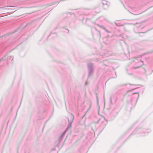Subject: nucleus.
<instances>
[{"label":"nucleus","mask_w":153,"mask_h":153,"mask_svg":"<svg viewBox=\"0 0 153 153\" xmlns=\"http://www.w3.org/2000/svg\"><path fill=\"white\" fill-rule=\"evenodd\" d=\"M86 84H87V83H86V82L85 83V85H86Z\"/></svg>","instance_id":"4468645a"},{"label":"nucleus","mask_w":153,"mask_h":153,"mask_svg":"<svg viewBox=\"0 0 153 153\" xmlns=\"http://www.w3.org/2000/svg\"><path fill=\"white\" fill-rule=\"evenodd\" d=\"M141 62H142V65H143V62H142V61H141Z\"/></svg>","instance_id":"f8f14e48"},{"label":"nucleus","mask_w":153,"mask_h":153,"mask_svg":"<svg viewBox=\"0 0 153 153\" xmlns=\"http://www.w3.org/2000/svg\"><path fill=\"white\" fill-rule=\"evenodd\" d=\"M13 7L10 6H7L4 7L3 8L4 10H13L14 9L13 8Z\"/></svg>","instance_id":"39448f33"},{"label":"nucleus","mask_w":153,"mask_h":153,"mask_svg":"<svg viewBox=\"0 0 153 153\" xmlns=\"http://www.w3.org/2000/svg\"><path fill=\"white\" fill-rule=\"evenodd\" d=\"M74 119V116L72 114H71V115L70 120H68V123L66 130L59 136L58 140L55 142V144L56 146L59 147V144L60 141L62 140L65 132L70 129Z\"/></svg>","instance_id":"f257e3e1"},{"label":"nucleus","mask_w":153,"mask_h":153,"mask_svg":"<svg viewBox=\"0 0 153 153\" xmlns=\"http://www.w3.org/2000/svg\"><path fill=\"white\" fill-rule=\"evenodd\" d=\"M107 32L108 33H110V31H108V30H106L105 28V30H104Z\"/></svg>","instance_id":"9d476101"},{"label":"nucleus","mask_w":153,"mask_h":153,"mask_svg":"<svg viewBox=\"0 0 153 153\" xmlns=\"http://www.w3.org/2000/svg\"><path fill=\"white\" fill-rule=\"evenodd\" d=\"M11 56V58H10V57H8V59H7V62H8V60H10V59L11 61H12V60H13V56Z\"/></svg>","instance_id":"423d86ee"},{"label":"nucleus","mask_w":153,"mask_h":153,"mask_svg":"<svg viewBox=\"0 0 153 153\" xmlns=\"http://www.w3.org/2000/svg\"><path fill=\"white\" fill-rule=\"evenodd\" d=\"M132 10V11H133L134 10Z\"/></svg>","instance_id":"dca6fc26"},{"label":"nucleus","mask_w":153,"mask_h":153,"mask_svg":"<svg viewBox=\"0 0 153 153\" xmlns=\"http://www.w3.org/2000/svg\"><path fill=\"white\" fill-rule=\"evenodd\" d=\"M135 59H136L137 58V57H135Z\"/></svg>","instance_id":"2eb2a0df"},{"label":"nucleus","mask_w":153,"mask_h":153,"mask_svg":"<svg viewBox=\"0 0 153 153\" xmlns=\"http://www.w3.org/2000/svg\"><path fill=\"white\" fill-rule=\"evenodd\" d=\"M88 77L91 76L93 73L94 66L93 64L90 63L88 65Z\"/></svg>","instance_id":"f03ea898"},{"label":"nucleus","mask_w":153,"mask_h":153,"mask_svg":"<svg viewBox=\"0 0 153 153\" xmlns=\"http://www.w3.org/2000/svg\"><path fill=\"white\" fill-rule=\"evenodd\" d=\"M10 57L11 58V56H9L7 55H5L0 60V61H2L5 60L6 59H7V58L8 59V57Z\"/></svg>","instance_id":"20e7f679"},{"label":"nucleus","mask_w":153,"mask_h":153,"mask_svg":"<svg viewBox=\"0 0 153 153\" xmlns=\"http://www.w3.org/2000/svg\"><path fill=\"white\" fill-rule=\"evenodd\" d=\"M137 88V87H134V88H132V89L131 90H129V91H127V92H129V91H131L132 90H133V89H135V88Z\"/></svg>","instance_id":"1a4fd4ad"},{"label":"nucleus","mask_w":153,"mask_h":153,"mask_svg":"<svg viewBox=\"0 0 153 153\" xmlns=\"http://www.w3.org/2000/svg\"><path fill=\"white\" fill-rule=\"evenodd\" d=\"M98 26L99 27H100L101 28L104 30H105V28L104 27H103L102 26H100V25H98Z\"/></svg>","instance_id":"6e6552de"},{"label":"nucleus","mask_w":153,"mask_h":153,"mask_svg":"<svg viewBox=\"0 0 153 153\" xmlns=\"http://www.w3.org/2000/svg\"><path fill=\"white\" fill-rule=\"evenodd\" d=\"M139 66L134 67V68H139Z\"/></svg>","instance_id":"9b49d317"},{"label":"nucleus","mask_w":153,"mask_h":153,"mask_svg":"<svg viewBox=\"0 0 153 153\" xmlns=\"http://www.w3.org/2000/svg\"><path fill=\"white\" fill-rule=\"evenodd\" d=\"M141 13H139V12H134V13H132L134 15H138V14H140Z\"/></svg>","instance_id":"0eeeda50"},{"label":"nucleus","mask_w":153,"mask_h":153,"mask_svg":"<svg viewBox=\"0 0 153 153\" xmlns=\"http://www.w3.org/2000/svg\"><path fill=\"white\" fill-rule=\"evenodd\" d=\"M97 101H98V99H97Z\"/></svg>","instance_id":"ddd939ff"},{"label":"nucleus","mask_w":153,"mask_h":153,"mask_svg":"<svg viewBox=\"0 0 153 153\" xmlns=\"http://www.w3.org/2000/svg\"><path fill=\"white\" fill-rule=\"evenodd\" d=\"M107 123V121L105 120L104 117L100 119L97 122V123L100 124L102 126L106 125Z\"/></svg>","instance_id":"7ed1b4c3"}]
</instances>
